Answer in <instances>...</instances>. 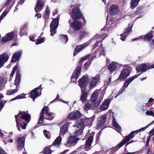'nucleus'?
Masks as SVG:
<instances>
[{
	"instance_id": "nucleus-61",
	"label": "nucleus",
	"mask_w": 154,
	"mask_h": 154,
	"mask_svg": "<svg viewBox=\"0 0 154 154\" xmlns=\"http://www.w3.org/2000/svg\"><path fill=\"white\" fill-rule=\"evenodd\" d=\"M101 131H100L97 134L96 136V142H98V141L100 135V134H101Z\"/></svg>"
},
{
	"instance_id": "nucleus-14",
	"label": "nucleus",
	"mask_w": 154,
	"mask_h": 154,
	"mask_svg": "<svg viewBox=\"0 0 154 154\" xmlns=\"http://www.w3.org/2000/svg\"><path fill=\"white\" fill-rule=\"evenodd\" d=\"M50 109L48 108V107L45 106L43 107L41 110V112L40 113V116L39 117V121L38 122V124H41L43 123V119L44 118V114L45 112V113H47L49 112Z\"/></svg>"
},
{
	"instance_id": "nucleus-38",
	"label": "nucleus",
	"mask_w": 154,
	"mask_h": 154,
	"mask_svg": "<svg viewBox=\"0 0 154 154\" xmlns=\"http://www.w3.org/2000/svg\"><path fill=\"white\" fill-rule=\"evenodd\" d=\"M60 40L62 42L66 43L68 40V36L66 35H60L59 36Z\"/></svg>"
},
{
	"instance_id": "nucleus-47",
	"label": "nucleus",
	"mask_w": 154,
	"mask_h": 154,
	"mask_svg": "<svg viewBox=\"0 0 154 154\" xmlns=\"http://www.w3.org/2000/svg\"><path fill=\"white\" fill-rule=\"evenodd\" d=\"M42 152L44 154H51V152L49 147L48 146L45 148Z\"/></svg>"
},
{
	"instance_id": "nucleus-49",
	"label": "nucleus",
	"mask_w": 154,
	"mask_h": 154,
	"mask_svg": "<svg viewBox=\"0 0 154 154\" xmlns=\"http://www.w3.org/2000/svg\"><path fill=\"white\" fill-rule=\"evenodd\" d=\"M87 34V32L85 30H84L82 31H81L80 33L79 38L80 40H81L83 38L85 37Z\"/></svg>"
},
{
	"instance_id": "nucleus-45",
	"label": "nucleus",
	"mask_w": 154,
	"mask_h": 154,
	"mask_svg": "<svg viewBox=\"0 0 154 154\" xmlns=\"http://www.w3.org/2000/svg\"><path fill=\"white\" fill-rule=\"evenodd\" d=\"M141 74V73H140L138 74H136L131 77L127 79L126 80H125V81L127 82L128 83L130 84V83L134 79L137 78L138 76L140 75Z\"/></svg>"
},
{
	"instance_id": "nucleus-39",
	"label": "nucleus",
	"mask_w": 154,
	"mask_h": 154,
	"mask_svg": "<svg viewBox=\"0 0 154 154\" xmlns=\"http://www.w3.org/2000/svg\"><path fill=\"white\" fill-rule=\"evenodd\" d=\"M61 140L62 139L60 136L57 137L53 142L52 145H50V146H51L52 145L54 146H55L56 145H59L61 143Z\"/></svg>"
},
{
	"instance_id": "nucleus-42",
	"label": "nucleus",
	"mask_w": 154,
	"mask_h": 154,
	"mask_svg": "<svg viewBox=\"0 0 154 154\" xmlns=\"http://www.w3.org/2000/svg\"><path fill=\"white\" fill-rule=\"evenodd\" d=\"M112 123L113 126L115 128L116 131H120L121 129V127L118 124L115 119H113Z\"/></svg>"
},
{
	"instance_id": "nucleus-48",
	"label": "nucleus",
	"mask_w": 154,
	"mask_h": 154,
	"mask_svg": "<svg viewBox=\"0 0 154 154\" xmlns=\"http://www.w3.org/2000/svg\"><path fill=\"white\" fill-rule=\"evenodd\" d=\"M85 108L87 110L91 109H94L93 106L88 103H87L85 104Z\"/></svg>"
},
{
	"instance_id": "nucleus-56",
	"label": "nucleus",
	"mask_w": 154,
	"mask_h": 154,
	"mask_svg": "<svg viewBox=\"0 0 154 154\" xmlns=\"http://www.w3.org/2000/svg\"><path fill=\"white\" fill-rule=\"evenodd\" d=\"M83 146L82 145V146H80L79 148H77L75 150L71 152L70 154H76V153L78 152V151H79L82 148V147Z\"/></svg>"
},
{
	"instance_id": "nucleus-43",
	"label": "nucleus",
	"mask_w": 154,
	"mask_h": 154,
	"mask_svg": "<svg viewBox=\"0 0 154 154\" xmlns=\"http://www.w3.org/2000/svg\"><path fill=\"white\" fill-rule=\"evenodd\" d=\"M18 63H17L16 65L14 66V68H13V70L12 71L10 75V77L9 78V80L11 81L12 79V77L13 76L16 70H17L18 68Z\"/></svg>"
},
{
	"instance_id": "nucleus-2",
	"label": "nucleus",
	"mask_w": 154,
	"mask_h": 154,
	"mask_svg": "<svg viewBox=\"0 0 154 154\" xmlns=\"http://www.w3.org/2000/svg\"><path fill=\"white\" fill-rule=\"evenodd\" d=\"M80 5H71L70 8H72L70 13L71 17L74 20H78L82 18L83 17L82 13L79 9Z\"/></svg>"
},
{
	"instance_id": "nucleus-51",
	"label": "nucleus",
	"mask_w": 154,
	"mask_h": 154,
	"mask_svg": "<svg viewBox=\"0 0 154 154\" xmlns=\"http://www.w3.org/2000/svg\"><path fill=\"white\" fill-rule=\"evenodd\" d=\"M45 38L43 37L41 38H38L35 44L38 45L43 43L44 42Z\"/></svg>"
},
{
	"instance_id": "nucleus-24",
	"label": "nucleus",
	"mask_w": 154,
	"mask_h": 154,
	"mask_svg": "<svg viewBox=\"0 0 154 154\" xmlns=\"http://www.w3.org/2000/svg\"><path fill=\"white\" fill-rule=\"evenodd\" d=\"M93 139V136L91 135L89 136L88 138L86 141L85 146V150L88 151L89 150V148L91 146Z\"/></svg>"
},
{
	"instance_id": "nucleus-41",
	"label": "nucleus",
	"mask_w": 154,
	"mask_h": 154,
	"mask_svg": "<svg viewBox=\"0 0 154 154\" xmlns=\"http://www.w3.org/2000/svg\"><path fill=\"white\" fill-rule=\"evenodd\" d=\"M139 0H131L130 7L131 9H133L138 5Z\"/></svg>"
},
{
	"instance_id": "nucleus-37",
	"label": "nucleus",
	"mask_w": 154,
	"mask_h": 154,
	"mask_svg": "<svg viewBox=\"0 0 154 154\" xmlns=\"http://www.w3.org/2000/svg\"><path fill=\"white\" fill-rule=\"evenodd\" d=\"M116 66L115 63H112L109 64L108 66V69L111 72H112L116 69Z\"/></svg>"
},
{
	"instance_id": "nucleus-64",
	"label": "nucleus",
	"mask_w": 154,
	"mask_h": 154,
	"mask_svg": "<svg viewBox=\"0 0 154 154\" xmlns=\"http://www.w3.org/2000/svg\"><path fill=\"white\" fill-rule=\"evenodd\" d=\"M0 154H7L4 149L0 147Z\"/></svg>"
},
{
	"instance_id": "nucleus-13",
	"label": "nucleus",
	"mask_w": 154,
	"mask_h": 154,
	"mask_svg": "<svg viewBox=\"0 0 154 154\" xmlns=\"http://www.w3.org/2000/svg\"><path fill=\"white\" fill-rule=\"evenodd\" d=\"M14 33L11 32L7 33L6 36L2 38L1 42L2 44H4L6 42L12 40L14 36Z\"/></svg>"
},
{
	"instance_id": "nucleus-4",
	"label": "nucleus",
	"mask_w": 154,
	"mask_h": 154,
	"mask_svg": "<svg viewBox=\"0 0 154 154\" xmlns=\"http://www.w3.org/2000/svg\"><path fill=\"white\" fill-rule=\"evenodd\" d=\"M152 68H154V64L151 65L149 63H147V64L143 63L138 65L136 69L137 72H144L148 69Z\"/></svg>"
},
{
	"instance_id": "nucleus-53",
	"label": "nucleus",
	"mask_w": 154,
	"mask_h": 154,
	"mask_svg": "<svg viewBox=\"0 0 154 154\" xmlns=\"http://www.w3.org/2000/svg\"><path fill=\"white\" fill-rule=\"evenodd\" d=\"M125 90V88H124L122 87L119 90L117 93V95L115 96V97H117L119 95L121 94H122Z\"/></svg>"
},
{
	"instance_id": "nucleus-19",
	"label": "nucleus",
	"mask_w": 154,
	"mask_h": 154,
	"mask_svg": "<svg viewBox=\"0 0 154 154\" xmlns=\"http://www.w3.org/2000/svg\"><path fill=\"white\" fill-rule=\"evenodd\" d=\"M106 119V115H103L97 119V126L99 128L101 127L104 123Z\"/></svg>"
},
{
	"instance_id": "nucleus-40",
	"label": "nucleus",
	"mask_w": 154,
	"mask_h": 154,
	"mask_svg": "<svg viewBox=\"0 0 154 154\" xmlns=\"http://www.w3.org/2000/svg\"><path fill=\"white\" fill-rule=\"evenodd\" d=\"M143 8V7L142 6L138 7L135 11L134 12V15H137L141 14L142 13Z\"/></svg>"
},
{
	"instance_id": "nucleus-16",
	"label": "nucleus",
	"mask_w": 154,
	"mask_h": 154,
	"mask_svg": "<svg viewBox=\"0 0 154 154\" xmlns=\"http://www.w3.org/2000/svg\"><path fill=\"white\" fill-rule=\"evenodd\" d=\"M89 44L90 43L89 42H85L82 45H76L74 50L73 56H75L79 52L86 47L89 45Z\"/></svg>"
},
{
	"instance_id": "nucleus-34",
	"label": "nucleus",
	"mask_w": 154,
	"mask_h": 154,
	"mask_svg": "<svg viewBox=\"0 0 154 154\" xmlns=\"http://www.w3.org/2000/svg\"><path fill=\"white\" fill-rule=\"evenodd\" d=\"M97 82L98 80L95 77L93 78L92 80L90 83L89 87L90 89L93 88L94 87L96 86Z\"/></svg>"
},
{
	"instance_id": "nucleus-59",
	"label": "nucleus",
	"mask_w": 154,
	"mask_h": 154,
	"mask_svg": "<svg viewBox=\"0 0 154 154\" xmlns=\"http://www.w3.org/2000/svg\"><path fill=\"white\" fill-rule=\"evenodd\" d=\"M8 11H4L2 14L1 15V18H3L4 17H5L7 14L8 13Z\"/></svg>"
},
{
	"instance_id": "nucleus-9",
	"label": "nucleus",
	"mask_w": 154,
	"mask_h": 154,
	"mask_svg": "<svg viewBox=\"0 0 154 154\" xmlns=\"http://www.w3.org/2000/svg\"><path fill=\"white\" fill-rule=\"evenodd\" d=\"M72 20L70 19L69 23L70 24L71 27L75 31H79L80 29L82 26V22L78 20H73V22H71Z\"/></svg>"
},
{
	"instance_id": "nucleus-35",
	"label": "nucleus",
	"mask_w": 154,
	"mask_h": 154,
	"mask_svg": "<svg viewBox=\"0 0 154 154\" xmlns=\"http://www.w3.org/2000/svg\"><path fill=\"white\" fill-rule=\"evenodd\" d=\"M21 112H19L17 115H15V118L16 122L17 123V129L18 131H21V130L20 129V127H21L22 128V127L23 126V125L22 124H21V123H19V122L18 121V116H19Z\"/></svg>"
},
{
	"instance_id": "nucleus-36",
	"label": "nucleus",
	"mask_w": 154,
	"mask_h": 154,
	"mask_svg": "<svg viewBox=\"0 0 154 154\" xmlns=\"http://www.w3.org/2000/svg\"><path fill=\"white\" fill-rule=\"evenodd\" d=\"M50 13V11L49 9L46 8V10L43 15V18L45 21H48V20L49 19Z\"/></svg>"
},
{
	"instance_id": "nucleus-60",
	"label": "nucleus",
	"mask_w": 154,
	"mask_h": 154,
	"mask_svg": "<svg viewBox=\"0 0 154 154\" xmlns=\"http://www.w3.org/2000/svg\"><path fill=\"white\" fill-rule=\"evenodd\" d=\"M16 92L15 89L12 90L11 91H8L6 93L8 95H11L16 93Z\"/></svg>"
},
{
	"instance_id": "nucleus-44",
	"label": "nucleus",
	"mask_w": 154,
	"mask_h": 154,
	"mask_svg": "<svg viewBox=\"0 0 154 154\" xmlns=\"http://www.w3.org/2000/svg\"><path fill=\"white\" fill-rule=\"evenodd\" d=\"M18 63H17L16 65L14 66V68H13V70L12 71L10 75V77L9 78V80L11 81L12 79V77L13 76L16 70H17L18 68Z\"/></svg>"
},
{
	"instance_id": "nucleus-27",
	"label": "nucleus",
	"mask_w": 154,
	"mask_h": 154,
	"mask_svg": "<svg viewBox=\"0 0 154 154\" xmlns=\"http://www.w3.org/2000/svg\"><path fill=\"white\" fill-rule=\"evenodd\" d=\"M110 101L107 99L104 101L100 106V109L102 110H104L107 109L109 104Z\"/></svg>"
},
{
	"instance_id": "nucleus-21",
	"label": "nucleus",
	"mask_w": 154,
	"mask_h": 154,
	"mask_svg": "<svg viewBox=\"0 0 154 154\" xmlns=\"http://www.w3.org/2000/svg\"><path fill=\"white\" fill-rule=\"evenodd\" d=\"M119 7L117 5H112L110 8L109 14L110 15H116L118 12Z\"/></svg>"
},
{
	"instance_id": "nucleus-62",
	"label": "nucleus",
	"mask_w": 154,
	"mask_h": 154,
	"mask_svg": "<svg viewBox=\"0 0 154 154\" xmlns=\"http://www.w3.org/2000/svg\"><path fill=\"white\" fill-rule=\"evenodd\" d=\"M103 41V40H101L100 41V42H102ZM100 42L99 41H97L96 43L94 44V46L92 48V50H94L98 46L99 43Z\"/></svg>"
},
{
	"instance_id": "nucleus-17",
	"label": "nucleus",
	"mask_w": 154,
	"mask_h": 154,
	"mask_svg": "<svg viewBox=\"0 0 154 154\" xmlns=\"http://www.w3.org/2000/svg\"><path fill=\"white\" fill-rule=\"evenodd\" d=\"M9 58V56L6 53L0 55V67L3 66L5 63L8 61Z\"/></svg>"
},
{
	"instance_id": "nucleus-7",
	"label": "nucleus",
	"mask_w": 154,
	"mask_h": 154,
	"mask_svg": "<svg viewBox=\"0 0 154 154\" xmlns=\"http://www.w3.org/2000/svg\"><path fill=\"white\" fill-rule=\"evenodd\" d=\"M25 137L24 136L18 137L15 138V140L18 150H22L24 147Z\"/></svg>"
},
{
	"instance_id": "nucleus-12",
	"label": "nucleus",
	"mask_w": 154,
	"mask_h": 154,
	"mask_svg": "<svg viewBox=\"0 0 154 154\" xmlns=\"http://www.w3.org/2000/svg\"><path fill=\"white\" fill-rule=\"evenodd\" d=\"M82 115V114L78 110L74 111L68 115L67 118L71 120H77L80 118Z\"/></svg>"
},
{
	"instance_id": "nucleus-22",
	"label": "nucleus",
	"mask_w": 154,
	"mask_h": 154,
	"mask_svg": "<svg viewBox=\"0 0 154 154\" xmlns=\"http://www.w3.org/2000/svg\"><path fill=\"white\" fill-rule=\"evenodd\" d=\"M152 32V31H151V32H149L143 36H140V38L143 39L144 41H150L153 37Z\"/></svg>"
},
{
	"instance_id": "nucleus-31",
	"label": "nucleus",
	"mask_w": 154,
	"mask_h": 154,
	"mask_svg": "<svg viewBox=\"0 0 154 154\" xmlns=\"http://www.w3.org/2000/svg\"><path fill=\"white\" fill-rule=\"evenodd\" d=\"M26 26L25 25L22 26L20 28L19 35L21 37L24 35H27V33L26 31Z\"/></svg>"
},
{
	"instance_id": "nucleus-57",
	"label": "nucleus",
	"mask_w": 154,
	"mask_h": 154,
	"mask_svg": "<svg viewBox=\"0 0 154 154\" xmlns=\"http://www.w3.org/2000/svg\"><path fill=\"white\" fill-rule=\"evenodd\" d=\"M16 97H17V99L24 98H26L25 94L23 93L19 95H17L16 96Z\"/></svg>"
},
{
	"instance_id": "nucleus-1",
	"label": "nucleus",
	"mask_w": 154,
	"mask_h": 154,
	"mask_svg": "<svg viewBox=\"0 0 154 154\" xmlns=\"http://www.w3.org/2000/svg\"><path fill=\"white\" fill-rule=\"evenodd\" d=\"M90 56V54H88L80 59L78 66L74 70V72L71 77L70 82H71L75 83L76 82L79 75L80 74L83 61L86 60Z\"/></svg>"
},
{
	"instance_id": "nucleus-5",
	"label": "nucleus",
	"mask_w": 154,
	"mask_h": 154,
	"mask_svg": "<svg viewBox=\"0 0 154 154\" xmlns=\"http://www.w3.org/2000/svg\"><path fill=\"white\" fill-rule=\"evenodd\" d=\"M59 18L60 16L58 15L57 17L54 19L50 24V32H51V36H53L57 32L56 29L58 26Z\"/></svg>"
},
{
	"instance_id": "nucleus-58",
	"label": "nucleus",
	"mask_w": 154,
	"mask_h": 154,
	"mask_svg": "<svg viewBox=\"0 0 154 154\" xmlns=\"http://www.w3.org/2000/svg\"><path fill=\"white\" fill-rule=\"evenodd\" d=\"M149 106V104L148 103H146L144 106H143L142 107V110L143 112H144L146 110L147 111L149 109H146V107Z\"/></svg>"
},
{
	"instance_id": "nucleus-52",
	"label": "nucleus",
	"mask_w": 154,
	"mask_h": 154,
	"mask_svg": "<svg viewBox=\"0 0 154 154\" xmlns=\"http://www.w3.org/2000/svg\"><path fill=\"white\" fill-rule=\"evenodd\" d=\"M149 126V125H148L145 127L142 128H140L139 130H136V133L138 134L140 132L143 131H144Z\"/></svg>"
},
{
	"instance_id": "nucleus-23",
	"label": "nucleus",
	"mask_w": 154,
	"mask_h": 154,
	"mask_svg": "<svg viewBox=\"0 0 154 154\" xmlns=\"http://www.w3.org/2000/svg\"><path fill=\"white\" fill-rule=\"evenodd\" d=\"M21 77V75L20 71L19 70H18L16 73L15 79L14 81V84L16 85V88L17 89V88H18V86L19 85L20 82Z\"/></svg>"
},
{
	"instance_id": "nucleus-32",
	"label": "nucleus",
	"mask_w": 154,
	"mask_h": 154,
	"mask_svg": "<svg viewBox=\"0 0 154 154\" xmlns=\"http://www.w3.org/2000/svg\"><path fill=\"white\" fill-rule=\"evenodd\" d=\"M83 130L81 128H78L74 133L73 136L75 138H78V137L81 135L83 133Z\"/></svg>"
},
{
	"instance_id": "nucleus-30",
	"label": "nucleus",
	"mask_w": 154,
	"mask_h": 154,
	"mask_svg": "<svg viewBox=\"0 0 154 154\" xmlns=\"http://www.w3.org/2000/svg\"><path fill=\"white\" fill-rule=\"evenodd\" d=\"M136 133V131H131L128 135L126 136L125 137V138L126 140V141H129L131 138H134L135 136V134H137Z\"/></svg>"
},
{
	"instance_id": "nucleus-10",
	"label": "nucleus",
	"mask_w": 154,
	"mask_h": 154,
	"mask_svg": "<svg viewBox=\"0 0 154 154\" xmlns=\"http://www.w3.org/2000/svg\"><path fill=\"white\" fill-rule=\"evenodd\" d=\"M130 73V71L128 69H124L121 71L119 77L116 81L119 80L121 81H122L128 76Z\"/></svg>"
},
{
	"instance_id": "nucleus-8",
	"label": "nucleus",
	"mask_w": 154,
	"mask_h": 154,
	"mask_svg": "<svg viewBox=\"0 0 154 154\" xmlns=\"http://www.w3.org/2000/svg\"><path fill=\"white\" fill-rule=\"evenodd\" d=\"M94 119L93 118L91 117L88 119H81L79 120L77 122V128H81L83 129L85 128L84 123L86 121L88 123V124H91Z\"/></svg>"
},
{
	"instance_id": "nucleus-11",
	"label": "nucleus",
	"mask_w": 154,
	"mask_h": 154,
	"mask_svg": "<svg viewBox=\"0 0 154 154\" xmlns=\"http://www.w3.org/2000/svg\"><path fill=\"white\" fill-rule=\"evenodd\" d=\"M79 140V138H75L73 136H70L68 138L66 146L68 147L74 146Z\"/></svg>"
},
{
	"instance_id": "nucleus-54",
	"label": "nucleus",
	"mask_w": 154,
	"mask_h": 154,
	"mask_svg": "<svg viewBox=\"0 0 154 154\" xmlns=\"http://www.w3.org/2000/svg\"><path fill=\"white\" fill-rule=\"evenodd\" d=\"M100 100H97L96 103H94L93 106L94 109L100 105Z\"/></svg>"
},
{
	"instance_id": "nucleus-25",
	"label": "nucleus",
	"mask_w": 154,
	"mask_h": 154,
	"mask_svg": "<svg viewBox=\"0 0 154 154\" xmlns=\"http://www.w3.org/2000/svg\"><path fill=\"white\" fill-rule=\"evenodd\" d=\"M81 91L82 93L80 100L82 103H84L86 100L87 96L88 94V91L86 90H83Z\"/></svg>"
},
{
	"instance_id": "nucleus-33",
	"label": "nucleus",
	"mask_w": 154,
	"mask_h": 154,
	"mask_svg": "<svg viewBox=\"0 0 154 154\" xmlns=\"http://www.w3.org/2000/svg\"><path fill=\"white\" fill-rule=\"evenodd\" d=\"M98 93L97 91H95L92 94L91 97V100L92 103L95 102L98 97Z\"/></svg>"
},
{
	"instance_id": "nucleus-18",
	"label": "nucleus",
	"mask_w": 154,
	"mask_h": 154,
	"mask_svg": "<svg viewBox=\"0 0 154 154\" xmlns=\"http://www.w3.org/2000/svg\"><path fill=\"white\" fill-rule=\"evenodd\" d=\"M45 4V2L42 0H38L35 7V10L36 13L38 12L42 9Z\"/></svg>"
},
{
	"instance_id": "nucleus-3",
	"label": "nucleus",
	"mask_w": 154,
	"mask_h": 154,
	"mask_svg": "<svg viewBox=\"0 0 154 154\" xmlns=\"http://www.w3.org/2000/svg\"><path fill=\"white\" fill-rule=\"evenodd\" d=\"M78 82L79 85L81 89V91L85 90L88 84L89 78L86 75H84L79 79Z\"/></svg>"
},
{
	"instance_id": "nucleus-29",
	"label": "nucleus",
	"mask_w": 154,
	"mask_h": 154,
	"mask_svg": "<svg viewBox=\"0 0 154 154\" xmlns=\"http://www.w3.org/2000/svg\"><path fill=\"white\" fill-rule=\"evenodd\" d=\"M21 54L19 52H17L13 55L11 60V62H14L18 60L21 56Z\"/></svg>"
},
{
	"instance_id": "nucleus-55",
	"label": "nucleus",
	"mask_w": 154,
	"mask_h": 154,
	"mask_svg": "<svg viewBox=\"0 0 154 154\" xmlns=\"http://www.w3.org/2000/svg\"><path fill=\"white\" fill-rule=\"evenodd\" d=\"M83 146L82 145V146H80L79 148H77L75 150L71 152L70 154H76V153L78 152V151H79L82 148V147Z\"/></svg>"
},
{
	"instance_id": "nucleus-46",
	"label": "nucleus",
	"mask_w": 154,
	"mask_h": 154,
	"mask_svg": "<svg viewBox=\"0 0 154 154\" xmlns=\"http://www.w3.org/2000/svg\"><path fill=\"white\" fill-rule=\"evenodd\" d=\"M127 142V141H126V140L124 138L123 139L122 141H121L120 143L116 147V148L118 149L120 148V147H122L123 145H124Z\"/></svg>"
},
{
	"instance_id": "nucleus-26",
	"label": "nucleus",
	"mask_w": 154,
	"mask_h": 154,
	"mask_svg": "<svg viewBox=\"0 0 154 154\" xmlns=\"http://www.w3.org/2000/svg\"><path fill=\"white\" fill-rule=\"evenodd\" d=\"M21 112V113L18 116L21 115L20 119H23L26 121L27 123H29L31 120V115L28 113L26 114L23 113V112Z\"/></svg>"
},
{
	"instance_id": "nucleus-15",
	"label": "nucleus",
	"mask_w": 154,
	"mask_h": 154,
	"mask_svg": "<svg viewBox=\"0 0 154 154\" xmlns=\"http://www.w3.org/2000/svg\"><path fill=\"white\" fill-rule=\"evenodd\" d=\"M69 122H66L61 127H60V136L64 135L68 131V128L69 127Z\"/></svg>"
},
{
	"instance_id": "nucleus-28",
	"label": "nucleus",
	"mask_w": 154,
	"mask_h": 154,
	"mask_svg": "<svg viewBox=\"0 0 154 154\" xmlns=\"http://www.w3.org/2000/svg\"><path fill=\"white\" fill-rule=\"evenodd\" d=\"M96 57V55L92 57L91 59L88 60L83 65V69L84 71H86L88 69V68L91 65L92 61L93 60V58Z\"/></svg>"
},
{
	"instance_id": "nucleus-63",
	"label": "nucleus",
	"mask_w": 154,
	"mask_h": 154,
	"mask_svg": "<svg viewBox=\"0 0 154 154\" xmlns=\"http://www.w3.org/2000/svg\"><path fill=\"white\" fill-rule=\"evenodd\" d=\"M54 118V117H53V116H46L45 119H46L49 120H52Z\"/></svg>"
},
{
	"instance_id": "nucleus-50",
	"label": "nucleus",
	"mask_w": 154,
	"mask_h": 154,
	"mask_svg": "<svg viewBox=\"0 0 154 154\" xmlns=\"http://www.w3.org/2000/svg\"><path fill=\"white\" fill-rule=\"evenodd\" d=\"M152 107L149 109V110H148L146 112V114L147 116H152L154 117V113L152 111Z\"/></svg>"
},
{
	"instance_id": "nucleus-20",
	"label": "nucleus",
	"mask_w": 154,
	"mask_h": 154,
	"mask_svg": "<svg viewBox=\"0 0 154 154\" xmlns=\"http://www.w3.org/2000/svg\"><path fill=\"white\" fill-rule=\"evenodd\" d=\"M132 27V25L130 26L128 24V27L125 28L124 32V33L120 35L121 37L120 39L122 41H124L127 36V35L126 34L127 33H129V32L131 30Z\"/></svg>"
},
{
	"instance_id": "nucleus-6",
	"label": "nucleus",
	"mask_w": 154,
	"mask_h": 154,
	"mask_svg": "<svg viewBox=\"0 0 154 154\" xmlns=\"http://www.w3.org/2000/svg\"><path fill=\"white\" fill-rule=\"evenodd\" d=\"M42 85H41L38 87L35 88L30 92L29 93L30 97L32 99L33 101H35L36 98L40 96L41 94V91L42 89Z\"/></svg>"
}]
</instances>
